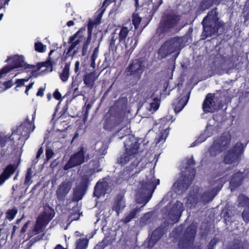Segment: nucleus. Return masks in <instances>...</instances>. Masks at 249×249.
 <instances>
[{"label":"nucleus","mask_w":249,"mask_h":249,"mask_svg":"<svg viewBox=\"0 0 249 249\" xmlns=\"http://www.w3.org/2000/svg\"><path fill=\"white\" fill-rule=\"evenodd\" d=\"M146 62L144 60L139 59L135 60L129 67L131 72L137 74L142 73L145 67Z\"/></svg>","instance_id":"nucleus-18"},{"label":"nucleus","mask_w":249,"mask_h":249,"mask_svg":"<svg viewBox=\"0 0 249 249\" xmlns=\"http://www.w3.org/2000/svg\"><path fill=\"white\" fill-rule=\"evenodd\" d=\"M89 240L86 238L78 240L76 242V249H86L88 245Z\"/></svg>","instance_id":"nucleus-32"},{"label":"nucleus","mask_w":249,"mask_h":249,"mask_svg":"<svg viewBox=\"0 0 249 249\" xmlns=\"http://www.w3.org/2000/svg\"><path fill=\"white\" fill-rule=\"evenodd\" d=\"M213 131V127L212 125H207L204 134L201 136L195 142L191 144V147L196 146L197 143H199L204 141L206 137H210L212 134L211 131Z\"/></svg>","instance_id":"nucleus-22"},{"label":"nucleus","mask_w":249,"mask_h":249,"mask_svg":"<svg viewBox=\"0 0 249 249\" xmlns=\"http://www.w3.org/2000/svg\"><path fill=\"white\" fill-rule=\"evenodd\" d=\"M69 71L70 66L69 65H66L62 71V72L60 74V77L63 82H66L67 81L69 77Z\"/></svg>","instance_id":"nucleus-31"},{"label":"nucleus","mask_w":249,"mask_h":249,"mask_svg":"<svg viewBox=\"0 0 249 249\" xmlns=\"http://www.w3.org/2000/svg\"><path fill=\"white\" fill-rule=\"evenodd\" d=\"M151 107L153 108V111L157 110L159 108V105L156 103H152L151 104Z\"/></svg>","instance_id":"nucleus-55"},{"label":"nucleus","mask_w":249,"mask_h":249,"mask_svg":"<svg viewBox=\"0 0 249 249\" xmlns=\"http://www.w3.org/2000/svg\"><path fill=\"white\" fill-rule=\"evenodd\" d=\"M215 97L214 95L208 94L203 104V108L205 112H212L215 109Z\"/></svg>","instance_id":"nucleus-14"},{"label":"nucleus","mask_w":249,"mask_h":249,"mask_svg":"<svg viewBox=\"0 0 249 249\" xmlns=\"http://www.w3.org/2000/svg\"><path fill=\"white\" fill-rule=\"evenodd\" d=\"M116 125V123L113 119H106L104 122V127L107 130H111Z\"/></svg>","instance_id":"nucleus-33"},{"label":"nucleus","mask_w":249,"mask_h":249,"mask_svg":"<svg viewBox=\"0 0 249 249\" xmlns=\"http://www.w3.org/2000/svg\"><path fill=\"white\" fill-rule=\"evenodd\" d=\"M79 66H80V62L78 61H76L75 64V68H74V71L75 72H77L78 71L79 68Z\"/></svg>","instance_id":"nucleus-56"},{"label":"nucleus","mask_w":249,"mask_h":249,"mask_svg":"<svg viewBox=\"0 0 249 249\" xmlns=\"http://www.w3.org/2000/svg\"><path fill=\"white\" fill-rule=\"evenodd\" d=\"M15 171V167L12 165L8 166L2 174L0 176V185H2L12 175Z\"/></svg>","instance_id":"nucleus-21"},{"label":"nucleus","mask_w":249,"mask_h":249,"mask_svg":"<svg viewBox=\"0 0 249 249\" xmlns=\"http://www.w3.org/2000/svg\"><path fill=\"white\" fill-rule=\"evenodd\" d=\"M188 164L190 166V167L186 166L185 167L186 170L189 172L188 174V177L185 176L184 177L183 181L184 182L185 185H184V183H182V187L184 189H187L188 186L191 184L192 181L193 180L194 176L195 174V171L194 168L191 167V165H193L194 164V161L192 158H190L187 161Z\"/></svg>","instance_id":"nucleus-13"},{"label":"nucleus","mask_w":249,"mask_h":249,"mask_svg":"<svg viewBox=\"0 0 249 249\" xmlns=\"http://www.w3.org/2000/svg\"><path fill=\"white\" fill-rule=\"evenodd\" d=\"M125 200L124 196L119 195L117 196L114 202L112 210L116 212L117 215H119L120 213L125 207Z\"/></svg>","instance_id":"nucleus-16"},{"label":"nucleus","mask_w":249,"mask_h":249,"mask_svg":"<svg viewBox=\"0 0 249 249\" xmlns=\"http://www.w3.org/2000/svg\"><path fill=\"white\" fill-rule=\"evenodd\" d=\"M230 139V135L225 134L219 139L214 140L213 145L209 149L211 155L215 156L225 150L229 144Z\"/></svg>","instance_id":"nucleus-5"},{"label":"nucleus","mask_w":249,"mask_h":249,"mask_svg":"<svg viewBox=\"0 0 249 249\" xmlns=\"http://www.w3.org/2000/svg\"><path fill=\"white\" fill-rule=\"evenodd\" d=\"M31 124L29 122L24 123L17 128L16 132L12 133V136L17 134L20 136L18 138V139H22L23 140H26L29 137L30 132L34 130V125L33 129L31 130Z\"/></svg>","instance_id":"nucleus-9"},{"label":"nucleus","mask_w":249,"mask_h":249,"mask_svg":"<svg viewBox=\"0 0 249 249\" xmlns=\"http://www.w3.org/2000/svg\"><path fill=\"white\" fill-rule=\"evenodd\" d=\"M159 182V179L156 180L153 175L150 173L146 180H143L140 184L136 195L137 202L145 205L151 198L152 193Z\"/></svg>","instance_id":"nucleus-2"},{"label":"nucleus","mask_w":249,"mask_h":249,"mask_svg":"<svg viewBox=\"0 0 249 249\" xmlns=\"http://www.w3.org/2000/svg\"><path fill=\"white\" fill-rule=\"evenodd\" d=\"M169 133V131L167 128H165L163 131H161L155 138V141L156 144L162 142V141H165Z\"/></svg>","instance_id":"nucleus-29"},{"label":"nucleus","mask_w":249,"mask_h":249,"mask_svg":"<svg viewBox=\"0 0 249 249\" xmlns=\"http://www.w3.org/2000/svg\"><path fill=\"white\" fill-rule=\"evenodd\" d=\"M174 187H179V188L181 187V186L180 185V183L179 182H176V183H175L174 184Z\"/></svg>","instance_id":"nucleus-60"},{"label":"nucleus","mask_w":249,"mask_h":249,"mask_svg":"<svg viewBox=\"0 0 249 249\" xmlns=\"http://www.w3.org/2000/svg\"><path fill=\"white\" fill-rule=\"evenodd\" d=\"M9 139V137L5 136L2 137L0 136V147H3Z\"/></svg>","instance_id":"nucleus-43"},{"label":"nucleus","mask_w":249,"mask_h":249,"mask_svg":"<svg viewBox=\"0 0 249 249\" xmlns=\"http://www.w3.org/2000/svg\"><path fill=\"white\" fill-rule=\"evenodd\" d=\"M197 201V198L196 195H190L187 198L186 201V205L187 207L191 208L194 206Z\"/></svg>","instance_id":"nucleus-30"},{"label":"nucleus","mask_w":249,"mask_h":249,"mask_svg":"<svg viewBox=\"0 0 249 249\" xmlns=\"http://www.w3.org/2000/svg\"><path fill=\"white\" fill-rule=\"evenodd\" d=\"M32 172L31 168L28 169L26 175L24 184L28 185L31 183V180L32 178Z\"/></svg>","instance_id":"nucleus-38"},{"label":"nucleus","mask_w":249,"mask_h":249,"mask_svg":"<svg viewBox=\"0 0 249 249\" xmlns=\"http://www.w3.org/2000/svg\"><path fill=\"white\" fill-rule=\"evenodd\" d=\"M105 184L102 182H99L96 184L95 187L94 195L98 197H99L102 195L105 194L104 187Z\"/></svg>","instance_id":"nucleus-25"},{"label":"nucleus","mask_w":249,"mask_h":249,"mask_svg":"<svg viewBox=\"0 0 249 249\" xmlns=\"http://www.w3.org/2000/svg\"><path fill=\"white\" fill-rule=\"evenodd\" d=\"M189 97L185 96H181L176 100L173 104L174 110L176 113L180 111L187 104Z\"/></svg>","instance_id":"nucleus-20"},{"label":"nucleus","mask_w":249,"mask_h":249,"mask_svg":"<svg viewBox=\"0 0 249 249\" xmlns=\"http://www.w3.org/2000/svg\"><path fill=\"white\" fill-rule=\"evenodd\" d=\"M141 211L140 209H134L132 210L129 213L126 215L125 218L124 219V222L125 223H127L130 221V220L134 218L136 213Z\"/></svg>","instance_id":"nucleus-34"},{"label":"nucleus","mask_w":249,"mask_h":249,"mask_svg":"<svg viewBox=\"0 0 249 249\" xmlns=\"http://www.w3.org/2000/svg\"><path fill=\"white\" fill-rule=\"evenodd\" d=\"M54 249H66L63 248L61 245H57L54 248Z\"/></svg>","instance_id":"nucleus-59"},{"label":"nucleus","mask_w":249,"mask_h":249,"mask_svg":"<svg viewBox=\"0 0 249 249\" xmlns=\"http://www.w3.org/2000/svg\"><path fill=\"white\" fill-rule=\"evenodd\" d=\"M124 145L125 152L118 159V163L125 165L130 162L127 170L131 171L136 167L140 161L137 157L139 144L133 137H131L125 142Z\"/></svg>","instance_id":"nucleus-1"},{"label":"nucleus","mask_w":249,"mask_h":249,"mask_svg":"<svg viewBox=\"0 0 249 249\" xmlns=\"http://www.w3.org/2000/svg\"><path fill=\"white\" fill-rule=\"evenodd\" d=\"M34 82H32L30 84H29V85L27 86H26V90L25 91V93H26V94L27 95H28V91L29 90L32 88L33 86V85H34Z\"/></svg>","instance_id":"nucleus-52"},{"label":"nucleus","mask_w":249,"mask_h":249,"mask_svg":"<svg viewBox=\"0 0 249 249\" xmlns=\"http://www.w3.org/2000/svg\"><path fill=\"white\" fill-rule=\"evenodd\" d=\"M13 83L11 80L5 82L3 84V85L5 87L3 88L2 90H5V89L11 87L13 86Z\"/></svg>","instance_id":"nucleus-47"},{"label":"nucleus","mask_w":249,"mask_h":249,"mask_svg":"<svg viewBox=\"0 0 249 249\" xmlns=\"http://www.w3.org/2000/svg\"><path fill=\"white\" fill-rule=\"evenodd\" d=\"M196 233V229H195L191 233L192 235V237H194L195 234Z\"/></svg>","instance_id":"nucleus-64"},{"label":"nucleus","mask_w":249,"mask_h":249,"mask_svg":"<svg viewBox=\"0 0 249 249\" xmlns=\"http://www.w3.org/2000/svg\"><path fill=\"white\" fill-rule=\"evenodd\" d=\"M84 31V29H80L73 36L69 37L68 43L71 44V46L66 52L67 55L69 54L72 50L83 41L84 38L83 32Z\"/></svg>","instance_id":"nucleus-10"},{"label":"nucleus","mask_w":249,"mask_h":249,"mask_svg":"<svg viewBox=\"0 0 249 249\" xmlns=\"http://www.w3.org/2000/svg\"><path fill=\"white\" fill-rule=\"evenodd\" d=\"M134 38L133 37H128L124 43L125 49L128 52H132L137 45V40H135L134 42Z\"/></svg>","instance_id":"nucleus-24"},{"label":"nucleus","mask_w":249,"mask_h":249,"mask_svg":"<svg viewBox=\"0 0 249 249\" xmlns=\"http://www.w3.org/2000/svg\"><path fill=\"white\" fill-rule=\"evenodd\" d=\"M243 152V146L241 143H237L232 149L230 150L224 158V162L226 164L237 165L240 156Z\"/></svg>","instance_id":"nucleus-7"},{"label":"nucleus","mask_w":249,"mask_h":249,"mask_svg":"<svg viewBox=\"0 0 249 249\" xmlns=\"http://www.w3.org/2000/svg\"><path fill=\"white\" fill-rule=\"evenodd\" d=\"M85 151L81 147L79 151L72 156L68 163L64 166V169L67 170L74 166L79 165L85 161Z\"/></svg>","instance_id":"nucleus-8"},{"label":"nucleus","mask_w":249,"mask_h":249,"mask_svg":"<svg viewBox=\"0 0 249 249\" xmlns=\"http://www.w3.org/2000/svg\"><path fill=\"white\" fill-rule=\"evenodd\" d=\"M87 186V181L84 179L80 186L76 187L74 190L73 200L78 201L81 200L84 195V192Z\"/></svg>","instance_id":"nucleus-17"},{"label":"nucleus","mask_w":249,"mask_h":249,"mask_svg":"<svg viewBox=\"0 0 249 249\" xmlns=\"http://www.w3.org/2000/svg\"><path fill=\"white\" fill-rule=\"evenodd\" d=\"M11 60L13 63V65L12 66H7L3 68L0 71V78L1 77V75L4 73H5L11 70H13L15 68H18L19 67H23L25 66V64L23 60V58L21 56L19 55H15L12 58H9L7 59V61Z\"/></svg>","instance_id":"nucleus-11"},{"label":"nucleus","mask_w":249,"mask_h":249,"mask_svg":"<svg viewBox=\"0 0 249 249\" xmlns=\"http://www.w3.org/2000/svg\"><path fill=\"white\" fill-rule=\"evenodd\" d=\"M44 89H43V88H40L37 92L36 93V95L37 96H42L44 94Z\"/></svg>","instance_id":"nucleus-53"},{"label":"nucleus","mask_w":249,"mask_h":249,"mask_svg":"<svg viewBox=\"0 0 249 249\" xmlns=\"http://www.w3.org/2000/svg\"><path fill=\"white\" fill-rule=\"evenodd\" d=\"M239 204L241 206H244L245 204L249 203V198L244 196H240L238 197Z\"/></svg>","instance_id":"nucleus-39"},{"label":"nucleus","mask_w":249,"mask_h":249,"mask_svg":"<svg viewBox=\"0 0 249 249\" xmlns=\"http://www.w3.org/2000/svg\"><path fill=\"white\" fill-rule=\"evenodd\" d=\"M29 80V78L17 79L16 82V83L17 84V85L15 88L16 90H18V88L21 87L23 86H24V83L25 82L28 81Z\"/></svg>","instance_id":"nucleus-41"},{"label":"nucleus","mask_w":249,"mask_h":249,"mask_svg":"<svg viewBox=\"0 0 249 249\" xmlns=\"http://www.w3.org/2000/svg\"><path fill=\"white\" fill-rule=\"evenodd\" d=\"M132 29V26L129 21L128 23L124 24L121 28L119 33V40L120 42H124L126 40V38Z\"/></svg>","instance_id":"nucleus-19"},{"label":"nucleus","mask_w":249,"mask_h":249,"mask_svg":"<svg viewBox=\"0 0 249 249\" xmlns=\"http://www.w3.org/2000/svg\"><path fill=\"white\" fill-rule=\"evenodd\" d=\"M161 237V233L160 229L155 230L151 235L149 239V245L153 246L154 244L156 243L158 240Z\"/></svg>","instance_id":"nucleus-26"},{"label":"nucleus","mask_w":249,"mask_h":249,"mask_svg":"<svg viewBox=\"0 0 249 249\" xmlns=\"http://www.w3.org/2000/svg\"><path fill=\"white\" fill-rule=\"evenodd\" d=\"M176 205L177 206V207L178 208L177 213H181L183 210V204L179 201H177L176 202Z\"/></svg>","instance_id":"nucleus-45"},{"label":"nucleus","mask_w":249,"mask_h":249,"mask_svg":"<svg viewBox=\"0 0 249 249\" xmlns=\"http://www.w3.org/2000/svg\"><path fill=\"white\" fill-rule=\"evenodd\" d=\"M88 46H87V45H83V52H85V51H86L87 50V49H88Z\"/></svg>","instance_id":"nucleus-61"},{"label":"nucleus","mask_w":249,"mask_h":249,"mask_svg":"<svg viewBox=\"0 0 249 249\" xmlns=\"http://www.w3.org/2000/svg\"><path fill=\"white\" fill-rule=\"evenodd\" d=\"M141 21V18L137 14H134L132 16V22L136 29L138 28Z\"/></svg>","instance_id":"nucleus-37"},{"label":"nucleus","mask_w":249,"mask_h":249,"mask_svg":"<svg viewBox=\"0 0 249 249\" xmlns=\"http://www.w3.org/2000/svg\"><path fill=\"white\" fill-rule=\"evenodd\" d=\"M17 213V211L15 209H12L8 211L7 213V218L11 220L13 219Z\"/></svg>","instance_id":"nucleus-40"},{"label":"nucleus","mask_w":249,"mask_h":249,"mask_svg":"<svg viewBox=\"0 0 249 249\" xmlns=\"http://www.w3.org/2000/svg\"><path fill=\"white\" fill-rule=\"evenodd\" d=\"M243 175L241 173H237L232 177L230 182L231 186L236 187L240 183Z\"/></svg>","instance_id":"nucleus-28"},{"label":"nucleus","mask_w":249,"mask_h":249,"mask_svg":"<svg viewBox=\"0 0 249 249\" xmlns=\"http://www.w3.org/2000/svg\"><path fill=\"white\" fill-rule=\"evenodd\" d=\"M67 25L69 26V27H71V26H72L74 25V22L72 20H70L69 21H68L67 23Z\"/></svg>","instance_id":"nucleus-57"},{"label":"nucleus","mask_w":249,"mask_h":249,"mask_svg":"<svg viewBox=\"0 0 249 249\" xmlns=\"http://www.w3.org/2000/svg\"><path fill=\"white\" fill-rule=\"evenodd\" d=\"M99 74L96 72H92L86 74L84 78V83L89 87H92L94 81L98 78Z\"/></svg>","instance_id":"nucleus-23"},{"label":"nucleus","mask_w":249,"mask_h":249,"mask_svg":"<svg viewBox=\"0 0 249 249\" xmlns=\"http://www.w3.org/2000/svg\"><path fill=\"white\" fill-rule=\"evenodd\" d=\"M29 223H30V221H29L27 222L24 224V225L23 226V227H22V228L21 230V233H24V232H25L26 231V230L28 228V225H29Z\"/></svg>","instance_id":"nucleus-51"},{"label":"nucleus","mask_w":249,"mask_h":249,"mask_svg":"<svg viewBox=\"0 0 249 249\" xmlns=\"http://www.w3.org/2000/svg\"><path fill=\"white\" fill-rule=\"evenodd\" d=\"M71 182L70 181H65L62 182L58 186L56 191L57 198L61 200H64L71 189Z\"/></svg>","instance_id":"nucleus-12"},{"label":"nucleus","mask_w":249,"mask_h":249,"mask_svg":"<svg viewBox=\"0 0 249 249\" xmlns=\"http://www.w3.org/2000/svg\"><path fill=\"white\" fill-rule=\"evenodd\" d=\"M217 190L213 189L212 191L209 192L205 193L202 197V201L204 203H207L212 200L217 193Z\"/></svg>","instance_id":"nucleus-27"},{"label":"nucleus","mask_w":249,"mask_h":249,"mask_svg":"<svg viewBox=\"0 0 249 249\" xmlns=\"http://www.w3.org/2000/svg\"><path fill=\"white\" fill-rule=\"evenodd\" d=\"M135 5L136 7L138 6L139 5V0H135Z\"/></svg>","instance_id":"nucleus-63"},{"label":"nucleus","mask_w":249,"mask_h":249,"mask_svg":"<svg viewBox=\"0 0 249 249\" xmlns=\"http://www.w3.org/2000/svg\"><path fill=\"white\" fill-rule=\"evenodd\" d=\"M35 49L39 53H44L46 50V46L43 45L41 42L37 41L35 43Z\"/></svg>","instance_id":"nucleus-36"},{"label":"nucleus","mask_w":249,"mask_h":249,"mask_svg":"<svg viewBox=\"0 0 249 249\" xmlns=\"http://www.w3.org/2000/svg\"><path fill=\"white\" fill-rule=\"evenodd\" d=\"M91 33L89 32V35L87 38V39L86 40V41L88 42L89 43H90V40H91Z\"/></svg>","instance_id":"nucleus-58"},{"label":"nucleus","mask_w":249,"mask_h":249,"mask_svg":"<svg viewBox=\"0 0 249 249\" xmlns=\"http://www.w3.org/2000/svg\"><path fill=\"white\" fill-rule=\"evenodd\" d=\"M53 52V51H51L49 54V59L47 62H43L42 63L39 64L38 66L35 69V71L39 70V69L43 66L48 67L50 66H52L53 64L54 63L53 61L52 60L51 58L50 57L51 54Z\"/></svg>","instance_id":"nucleus-35"},{"label":"nucleus","mask_w":249,"mask_h":249,"mask_svg":"<svg viewBox=\"0 0 249 249\" xmlns=\"http://www.w3.org/2000/svg\"><path fill=\"white\" fill-rule=\"evenodd\" d=\"M203 26V36L207 37L217 33L218 30L223 25V23L217 17L216 10L213 9L202 22Z\"/></svg>","instance_id":"nucleus-3"},{"label":"nucleus","mask_w":249,"mask_h":249,"mask_svg":"<svg viewBox=\"0 0 249 249\" xmlns=\"http://www.w3.org/2000/svg\"><path fill=\"white\" fill-rule=\"evenodd\" d=\"M54 215L50 213L44 212L37 218L31 235L38 234L43 231L47 225L53 218Z\"/></svg>","instance_id":"nucleus-6"},{"label":"nucleus","mask_w":249,"mask_h":249,"mask_svg":"<svg viewBox=\"0 0 249 249\" xmlns=\"http://www.w3.org/2000/svg\"><path fill=\"white\" fill-rule=\"evenodd\" d=\"M98 53V47H97L94 49L93 53L91 57V58L93 62H94L95 61V60L97 58Z\"/></svg>","instance_id":"nucleus-48"},{"label":"nucleus","mask_w":249,"mask_h":249,"mask_svg":"<svg viewBox=\"0 0 249 249\" xmlns=\"http://www.w3.org/2000/svg\"><path fill=\"white\" fill-rule=\"evenodd\" d=\"M162 0H148L143 1L142 6L147 9V12L150 14H153L161 5Z\"/></svg>","instance_id":"nucleus-15"},{"label":"nucleus","mask_w":249,"mask_h":249,"mask_svg":"<svg viewBox=\"0 0 249 249\" xmlns=\"http://www.w3.org/2000/svg\"><path fill=\"white\" fill-rule=\"evenodd\" d=\"M53 95L54 98L57 100H60L61 99V95L57 90L54 92Z\"/></svg>","instance_id":"nucleus-49"},{"label":"nucleus","mask_w":249,"mask_h":249,"mask_svg":"<svg viewBox=\"0 0 249 249\" xmlns=\"http://www.w3.org/2000/svg\"><path fill=\"white\" fill-rule=\"evenodd\" d=\"M182 41V38L179 37H174L166 41L159 49L158 58L161 60L176 52H177L178 55Z\"/></svg>","instance_id":"nucleus-4"},{"label":"nucleus","mask_w":249,"mask_h":249,"mask_svg":"<svg viewBox=\"0 0 249 249\" xmlns=\"http://www.w3.org/2000/svg\"><path fill=\"white\" fill-rule=\"evenodd\" d=\"M43 152V149L42 147H40L37 151L36 159H38Z\"/></svg>","instance_id":"nucleus-54"},{"label":"nucleus","mask_w":249,"mask_h":249,"mask_svg":"<svg viewBox=\"0 0 249 249\" xmlns=\"http://www.w3.org/2000/svg\"><path fill=\"white\" fill-rule=\"evenodd\" d=\"M79 216H80V214L79 213H75L74 214H72L71 216V220L72 221V220H78L79 219Z\"/></svg>","instance_id":"nucleus-50"},{"label":"nucleus","mask_w":249,"mask_h":249,"mask_svg":"<svg viewBox=\"0 0 249 249\" xmlns=\"http://www.w3.org/2000/svg\"><path fill=\"white\" fill-rule=\"evenodd\" d=\"M117 37H115V33H113L111 35L110 40V45L111 46H114L115 44V42L116 41Z\"/></svg>","instance_id":"nucleus-46"},{"label":"nucleus","mask_w":249,"mask_h":249,"mask_svg":"<svg viewBox=\"0 0 249 249\" xmlns=\"http://www.w3.org/2000/svg\"><path fill=\"white\" fill-rule=\"evenodd\" d=\"M242 217L245 221H249V207L245 208L243 212Z\"/></svg>","instance_id":"nucleus-42"},{"label":"nucleus","mask_w":249,"mask_h":249,"mask_svg":"<svg viewBox=\"0 0 249 249\" xmlns=\"http://www.w3.org/2000/svg\"><path fill=\"white\" fill-rule=\"evenodd\" d=\"M18 228L16 227V226H14L13 227V232L12 233V236H13L14 233L15 232V231L16 230V229H17Z\"/></svg>","instance_id":"nucleus-62"},{"label":"nucleus","mask_w":249,"mask_h":249,"mask_svg":"<svg viewBox=\"0 0 249 249\" xmlns=\"http://www.w3.org/2000/svg\"><path fill=\"white\" fill-rule=\"evenodd\" d=\"M53 153L51 149H46V159L48 160H49L53 157Z\"/></svg>","instance_id":"nucleus-44"}]
</instances>
